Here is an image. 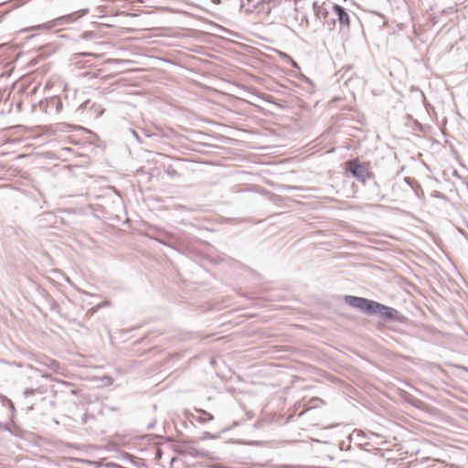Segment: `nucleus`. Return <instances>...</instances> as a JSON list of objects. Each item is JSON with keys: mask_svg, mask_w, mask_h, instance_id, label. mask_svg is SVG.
<instances>
[{"mask_svg": "<svg viewBox=\"0 0 468 468\" xmlns=\"http://www.w3.org/2000/svg\"><path fill=\"white\" fill-rule=\"evenodd\" d=\"M344 302L352 308H355L367 315H378L385 322L405 323L406 316L394 307L385 305L375 300L346 295Z\"/></svg>", "mask_w": 468, "mask_h": 468, "instance_id": "obj_1", "label": "nucleus"}, {"mask_svg": "<svg viewBox=\"0 0 468 468\" xmlns=\"http://www.w3.org/2000/svg\"><path fill=\"white\" fill-rule=\"evenodd\" d=\"M154 230L156 236L154 237V239L160 242L161 244L170 247L187 256L192 255L193 250H191L188 246H186L179 242L175 234L160 228H154Z\"/></svg>", "mask_w": 468, "mask_h": 468, "instance_id": "obj_2", "label": "nucleus"}, {"mask_svg": "<svg viewBox=\"0 0 468 468\" xmlns=\"http://www.w3.org/2000/svg\"><path fill=\"white\" fill-rule=\"evenodd\" d=\"M346 170L351 174V176L361 182L363 185L366 184L367 180L373 178L374 175L367 165L362 163L358 158H353L346 162Z\"/></svg>", "mask_w": 468, "mask_h": 468, "instance_id": "obj_3", "label": "nucleus"}, {"mask_svg": "<svg viewBox=\"0 0 468 468\" xmlns=\"http://www.w3.org/2000/svg\"><path fill=\"white\" fill-rule=\"evenodd\" d=\"M176 452L180 454H187L192 457H207L209 452L207 451H199L190 441H181L176 445Z\"/></svg>", "mask_w": 468, "mask_h": 468, "instance_id": "obj_4", "label": "nucleus"}, {"mask_svg": "<svg viewBox=\"0 0 468 468\" xmlns=\"http://www.w3.org/2000/svg\"><path fill=\"white\" fill-rule=\"evenodd\" d=\"M331 8L336 17L335 20L338 21L340 30L348 31L350 28V16L347 10L338 4H331Z\"/></svg>", "mask_w": 468, "mask_h": 468, "instance_id": "obj_5", "label": "nucleus"}, {"mask_svg": "<svg viewBox=\"0 0 468 468\" xmlns=\"http://www.w3.org/2000/svg\"><path fill=\"white\" fill-rule=\"evenodd\" d=\"M90 12L89 8H82L76 12L61 16L52 21V27L64 26L78 21L80 17L88 15Z\"/></svg>", "mask_w": 468, "mask_h": 468, "instance_id": "obj_6", "label": "nucleus"}, {"mask_svg": "<svg viewBox=\"0 0 468 468\" xmlns=\"http://www.w3.org/2000/svg\"><path fill=\"white\" fill-rule=\"evenodd\" d=\"M39 109L48 114H58L62 109V101L59 97H50L39 102Z\"/></svg>", "mask_w": 468, "mask_h": 468, "instance_id": "obj_7", "label": "nucleus"}, {"mask_svg": "<svg viewBox=\"0 0 468 468\" xmlns=\"http://www.w3.org/2000/svg\"><path fill=\"white\" fill-rule=\"evenodd\" d=\"M367 438V435L363 431L355 429L349 434V442H353L357 446L370 445L369 442L366 441Z\"/></svg>", "mask_w": 468, "mask_h": 468, "instance_id": "obj_8", "label": "nucleus"}, {"mask_svg": "<svg viewBox=\"0 0 468 468\" xmlns=\"http://www.w3.org/2000/svg\"><path fill=\"white\" fill-rule=\"evenodd\" d=\"M0 431H7L14 437L19 439L24 438L25 435L24 431L19 426L15 424L14 421L11 424L0 421Z\"/></svg>", "mask_w": 468, "mask_h": 468, "instance_id": "obj_9", "label": "nucleus"}, {"mask_svg": "<svg viewBox=\"0 0 468 468\" xmlns=\"http://www.w3.org/2000/svg\"><path fill=\"white\" fill-rule=\"evenodd\" d=\"M37 363L48 367L54 373L62 374L61 372V366L58 361L49 358V357H44L42 359H37Z\"/></svg>", "mask_w": 468, "mask_h": 468, "instance_id": "obj_10", "label": "nucleus"}, {"mask_svg": "<svg viewBox=\"0 0 468 468\" xmlns=\"http://www.w3.org/2000/svg\"><path fill=\"white\" fill-rule=\"evenodd\" d=\"M200 415H191V419L194 421L199 422L201 424L207 423V421H211L214 420L213 414L206 411L205 410H196Z\"/></svg>", "mask_w": 468, "mask_h": 468, "instance_id": "obj_11", "label": "nucleus"}, {"mask_svg": "<svg viewBox=\"0 0 468 468\" xmlns=\"http://www.w3.org/2000/svg\"><path fill=\"white\" fill-rule=\"evenodd\" d=\"M314 12L317 18L319 19H326L328 17L329 12L326 7L323 5H319L317 2L314 3Z\"/></svg>", "mask_w": 468, "mask_h": 468, "instance_id": "obj_12", "label": "nucleus"}, {"mask_svg": "<svg viewBox=\"0 0 468 468\" xmlns=\"http://www.w3.org/2000/svg\"><path fill=\"white\" fill-rule=\"evenodd\" d=\"M404 182L415 192V195L417 197L420 196L419 195L420 191L422 193L420 185L414 178L406 176V177H404Z\"/></svg>", "mask_w": 468, "mask_h": 468, "instance_id": "obj_13", "label": "nucleus"}, {"mask_svg": "<svg viewBox=\"0 0 468 468\" xmlns=\"http://www.w3.org/2000/svg\"><path fill=\"white\" fill-rule=\"evenodd\" d=\"M89 58V59H87L83 62H82V60H77V62H76L77 64H80V67H86V66H88L87 65L88 63H90V65H91L92 64L91 60H93L97 57L94 56L92 53L83 52V53L76 54V58Z\"/></svg>", "mask_w": 468, "mask_h": 468, "instance_id": "obj_14", "label": "nucleus"}, {"mask_svg": "<svg viewBox=\"0 0 468 468\" xmlns=\"http://www.w3.org/2000/svg\"><path fill=\"white\" fill-rule=\"evenodd\" d=\"M96 107V103L92 102L90 100H86L82 102L77 109V112L83 114L85 110H89V107Z\"/></svg>", "mask_w": 468, "mask_h": 468, "instance_id": "obj_15", "label": "nucleus"}, {"mask_svg": "<svg viewBox=\"0 0 468 468\" xmlns=\"http://www.w3.org/2000/svg\"><path fill=\"white\" fill-rule=\"evenodd\" d=\"M127 133L131 134L139 144H146V142L139 135L133 128H128Z\"/></svg>", "mask_w": 468, "mask_h": 468, "instance_id": "obj_16", "label": "nucleus"}, {"mask_svg": "<svg viewBox=\"0 0 468 468\" xmlns=\"http://www.w3.org/2000/svg\"><path fill=\"white\" fill-rule=\"evenodd\" d=\"M219 437H220V433L219 432H218V433H211L209 431H204L199 439L201 441L216 440V439H218Z\"/></svg>", "mask_w": 468, "mask_h": 468, "instance_id": "obj_17", "label": "nucleus"}, {"mask_svg": "<svg viewBox=\"0 0 468 468\" xmlns=\"http://www.w3.org/2000/svg\"><path fill=\"white\" fill-rule=\"evenodd\" d=\"M89 112H90V116L94 114L96 117H98V116H101L103 113L104 109L101 108V105H97L96 104V107H90V106L89 107Z\"/></svg>", "mask_w": 468, "mask_h": 468, "instance_id": "obj_18", "label": "nucleus"}, {"mask_svg": "<svg viewBox=\"0 0 468 468\" xmlns=\"http://www.w3.org/2000/svg\"><path fill=\"white\" fill-rule=\"evenodd\" d=\"M4 401L7 403V405L9 406V409H10V411H11V422H13L14 419H15V415H16V408H15V405L14 403L12 402L11 399H9L8 398L5 397L4 398Z\"/></svg>", "mask_w": 468, "mask_h": 468, "instance_id": "obj_19", "label": "nucleus"}, {"mask_svg": "<svg viewBox=\"0 0 468 468\" xmlns=\"http://www.w3.org/2000/svg\"><path fill=\"white\" fill-rule=\"evenodd\" d=\"M351 443L352 442H349V435H348L346 441H340L339 448L341 451H349L351 449Z\"/></svg>", "mask_w": 468, "mask_h": 468, "instance_id": "obj_20", "label": "nucleus"}, {"mask_svg": "<svg viewBox=\"0 0 468 468\" xmlns=\"http://www.w3.org/2000/svg\"><path fill=\"white\" fill-rule=\"evenodd\" d=\"M240 424H241V422H240V421L236 420V421H234L231 425H229V426H228V427H226V428L222 429V430L219 431V433H220V434L226 433V432H228V431H231V430H232V429H234V428L239 427Z\"/></svg>", "mask_w": 468, "mask_h": 468, "instance_id": "obj_21", "label": "nucleus"}, {"mask_svg": "<svg viewBox=\"0 0 468 468\" xmlns=\"http://www.w3.org/2000/svg\"><path fill=\"white\" fill-rule=\"evenodd\" d=\"M95 37L96 33H94L93 31H86L80 35V38L85 40L94 38Z\"/></svg>", "mask_w": 468, "mask_h": 468, "instance_id": "obj_22", "label": "nucleus"}, {"mask_svg": "<svg viewBox=\"0 0 468 468\" xmlns=\"http://www.w3.org/2000/svg\"><path fill=\"white\" fill-rule=\"evenodd\" d=\"M324 24L327 26L328 29L329 30H332L333 27L335 26V18H326V19H324Z\"/></svg>", "mask_w": 468, "mask_h": 468, "instance_id": "obj_23", "label": "nucleus"}, {"mask_svg": "<svg viewBox=\"0 0 468 468\" xmlns=\"http://www.w3.org/2000/svg\"><path fill=\"white\" fill-rule=\"evenodd\" d=\"M280 55H281L282 57H284V58H286L287 59H289V60H290V62H291V65H292L293 68H298V64H297V63H296V62H295V61H294V60H293V59H292L289 55H287L286 53H283V52H281V53H280Z\"/></svg>", "mask_w": 468, "mask_h": 468, "instance_id": "obj_24", "label": "nucleus"}, {"mask_svg": "<svg viewBox=\"0 0 468 468\" xmlns=\"http://www.w3.org/2000/svg\"><path fill=\"white\" fill-rule=\"evenodd\" d=\"M43 293L45 297H47L50 301L51 309H55V307H57L58 305L57 303L51 298V296L46 291H44Z\"/></svg>", "mask_w": 468, "mask_h": 468, "instance_id": "obj_25", "label": "nucleus"}, {"mask_svg": "<svg viewBox=\"0 0 468 468\" xmlns=\"http://www.w3.org/2000/svg\"><path fill=\"white\" fill-rule=\"evenodd\" d=\"M122 458H123L124 460L129 461V462H130V463H132L133 464L136 465V463H135L134 462H133V456L132 454H130V453H128V452H123V453H122Z\"/></svg>", "mask_w": 468, "mask_h": 468, "instance_id": "obj_26", "label": "nucleus"}, {"mask_svg": "<svg viewBox=\"0 0 468 468\" xmlns=\"http://www.w3.org/2000/svg\"><path fill=\"white\" fill-rule=\"evenodd\" d=\"M36 389L35 388H26L23 392L24 396L25 397H29V396H32L36 393Z\"/></svg>", "mask_w": 468, "mask_h": 468, "instance_id": "obj_27", "label": "nucleus"}, {"mask_svg": "<svg viewBox=\"0 0 468 468\" xmlns=\"http://www.w3.org/2000/svg\"><path fill=\"white\" fill-rule=\"evenodd\" d=\"M432 197H437V198H441V199H447V197L439 191H434L432 193Z\"/></svg>", "mask_w": 468, "mask_h": 468, "instance_id": "obj_28", "label": "nucleus"}, {"mask_svg": "<svg viewBox=\"0 0 468 468\" xmlns=\"http://www.w3.org/2000/svg\"><path fill=\"white\" fill-rule=\"evenodd\" d=\"M176 210H184V211H187V212H191V211H192V209H191V208L186 207H185V206H183V205H177V206L176 207Z\"/></svg>", "mask_w": 468, "mask_h": 468, "instance_id": "obj_29", "label": "nucleus"}, {"mask_svg": "<svg viewBox=\"0 0 468 468\" xmlns=\"http://www.w3.org/2000/svg\"><path fill=\"white\" fill-rule=\"evenodd\" d=\"M107 467L108 468H124L122 465L115 463H108Z\"/></svg>", "mask_w": 468, "mask_h": 468, "instance_id": "obj_30", "label": "nucleus"}, {"mask_svg": "<svg viewBox=\"0 0 468 468\" xmlns=\"http://www.w3.org/2000/svg\"><path fill=\"white\" fill-rule=\"evenodd\" d=\"M410 90H411V91H419L420 93L421 97L423 99H425L424 93L419 88H416V87L412 86Z\"/></svg>", "mask_w": 468, "mask_h": 468, "instance_id": "obj_31", "label": "nucleus"}, {"mask_svg": "<svg viewBox=\"0 0 468 468\" xmlns=\"http://www.w3.org/2000/svg\"><path fill=\"white\" fill-rule=\"evenodd\" d=\"M108 304H109V302H108V301L101 302V303H98V304L96 305V309H100V308H101L102 306H106V305H108Z\"/></svg>", "mask_w": 468, "mask_h": 468, "instance_id": "obj_32", "label": "nucleus"}, {"mask_svg": "<svg viewBox=\"0 0 468 468\" xmlns=\"http://www.w3.org/2000/svg\"><path fill=\"white\" fill-rule=\"evenodd\" d=\"M246 416L247 419L251 420L252 418H254V413L250 410H246Z\"/></svg>", "mask_w": 468, "mask_h": 468, "instance_id": "obj_33", "label": "nucleus"}, {"mask_svg": "<svg viewBox=\"0 0 468 468\" xmlns=\"http://www.w3.org/2000/svg\"><path fill=\"white\" fill-rule=\"evenodd\" d=\"M154 424H155V421H152V422L148 423L146 426L147 430L153 429L154 427Z\"/></svg>", "mask_w": 468, "mask_h": 468, "instance_id": "obj_34", "label": "nucleus"}, {"mask_svg": "<svg viewBox=\"0 0 468 468\" xmlns=\"http://www.w3.org/2000/svg\"><path fill=\"white\" fill-rule=\"evenodd\" d=\"M155 457H156L157 459H159V458H161V457H162V452H161V450H160V449H157V450H156Z\"/></svg>", "mask_w": 468, "mask_h": 468, "instance_id": "obj_35", "label": "nucleus"}, {"mask_svg": "<svg viewBox=\"0 0 468 468\" xmlns=\"http://www.w3.org/2000/svg\"><path fill=\"white\" fill-rule=\"evenodd\" d=\"M249 444L250 445H261V441H253L249 442Z\"/></svg>", "mask_w": 468, "mask_h": 468, "instance_id": "obj_36", "label": "nucleus"}, {"mask_svg": "<svg viewBox=\"0 0 468 468\" xmlns=\"http://www.w3.org/2000/svg\"><path fill=\"white\" fill-rule=\"evenodd\" d=\"M276 468H293V466H291L288 464H281V465H278Z\"/></svg>", "mask_w": 468, "mask_h": 468, "instance_id": "obj_37", "label": "nucleus"}, {"mask_svg": "<svg viewBox=\"0 0 468 468\" xmlns=\"http://www.w3.org/2000/svg\"><path fill=\"white\" fill-rule=\"evenodd\" d=\"M312 400L319 401L321 403H324V400L322 399L317 398V397L313 398Z\"/></svg>", "mask_w": 468, "mask_h": 468, "instance_id": "obj_38", "label": "nucleus"}, {"mask_svg": "<svg viewBox=\"0 0 468 468\" xmlns=\"http://www.w3.org/2000/svg\"><path fill=\"white\" fill-rule=\"evenodd\" d=\"M144 135H145L146 138H151V137H155L156 136V134H154V133H152V134L145 133Z\"/></svg>", "mask_w": 468, "mask_h": 468, "instance_id": "obj_39", "label": "nucleus"}, {"mask_svg": "<svg viewBox=\"0 0 468 468\" xmlns=\"http://www.w3.org/2000/svg\"><path fill=\"white\" fill-rule=\"evenodd\" d=\"M27 367L28 368L35 369V370H37V371H41L40 369L35 368L32 365H27Z\"/></svg>", "mask_w": 468, "mask_h": 468, "instance_id": "obj_40", "label": "nucleus"}, {"mask_svg": "<svg viewBox=\"0 0 468 468\" xmlns=\"http://www.w3.org/2000/svg\"><path fill=\"white\" fill-rule=\"evenodd\" d=\"M367 446H368V445H365V446H358V447H359L360 449H362V450L369 451V450L367 449Z\"/></svg>", "mask_w": 468, "mask_h": 468, "instance_id": "obj_41", "label": "nucleus"}, {"mask_svg": "<svg viewBox=\"0 0 468 468\" xmlns=\"http://www.w3.org/2000/svg\"><path fill=\"white\" fill-rule=\"evenodd\" d=\"M460 367L468 372V367L461 366Z\"/></svg>", "mask_w": 468, "mask_h": 468, "instance_id": "obj_42", "label": "nucleus"}, {"mask_svg": "<svg viewBox=\"0 0 468 468\" xmlns=\"http://www.w3.org/2000/svg\"><path fill=\"white\" fill-rule=\"evenodd\" d=\"M232 441H233V442H238V443H244V441H241V440Z\"/></svg>", "mask_w": 468, "mask_h": 468, "instance_id": "obj_43", "label": "nucleus"}, {"mask_svg": "<svg viewBox=\"0 0 468 468\" xmlns=\"http://www.w3.org/2000/svg\"><path fill=\"white\" fill-rule=\"evenodd\" d=\"M97 76H98L97 72L92 73V77H97Z\"/></svg>", "mask_w": 468, "mask_h": 468, "instance_id": "obj_44", "label": "nucleus"}, {"mask_svg": "<svg viewBox=\"0 0 468 468\" xmlns=\"http://www.w3.org/2000/svg\"><path fill=\"white\" fill-rule=\"evenodd\" d=\"M33 410V406L27 407V410Z\"/></svg>", "mask_w": 468, "mask_h": 468, "instance_id": "obj_45", "label": "nucleus"}, {"mask_svg": "<svg viewBox=\"0 0 468 468\" xmlns=\"http://www.w3.org/2000/svg\"><path fill=\"white\" fill-rule=\"evenodd\" d=\"M42 378H48V375L42 374Z\"/></svg>", "mask_w": 468, "mask_h": 468, "instance_id": "obj_46", "label": "nucleus"}]
</instances>
